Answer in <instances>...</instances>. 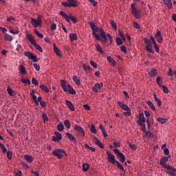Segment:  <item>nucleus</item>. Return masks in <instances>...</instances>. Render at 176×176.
Masks as SVG:
<instances>
[{"label":"nucleus","mask_w":176,"mask_h":176,"mask_svg":"<svg viewBox=\"0 0 176 176\" xmlns=\"http://www.w3.org/2000/svg\"><path fill=\"white\" fill-rule=\"evenodd\" d=\"M32 83L35 86H38V85H39V82H38V80L35 78H33L32 79Z\"/></svg>","instance_id":"nucleus-54"},{"label":"nucleus","mask_w":176,"mask_h":176,"mask_svg":"<svg viewBox=\"0 0 176 176\" xmlns=\"http://www.w3.org/2000/svg\"><path fill=\"white\" fill-rule=\"evenodd\" d=\"M162 78L160 77V76H158V77H157H157H156V82H157V83H158V85L160 87H162Z\"/></svg>","instance_id":"nucleus-39"},{"label":"nucleus","mask_w":176,"mask_h":176,"mask_svg":"<svg viewBox=\"0 0 176 176\" xmlns=\"http://www.w3.org/2000/svg\"><path fill=\"white\" fill-rule=\"evenodd\" d=\"M21 166L23 167V168L27 170L28 168V165L25 164L24 162H21Z\"/></svg>","instance_id":"nucleus-56"},{"label":"nucleus","mask_w":176,"mask_h":176,"mask_svg":"<svg viewBox=\"0 0 176 176\" xmlns=\"http://www.w3.org/2000/svg\"><path fill=\"white\" fill-rule=\"evenodd\" d=\"M34 33L36 34V36H38V38H41V39L43 38V34L39 32V31L34 30Z\"/></svg>","instance_id":"nucleus-47"},{"label":"nucleus","mask_w":176,"mask_h":176,"mask_svg":"<svg viewBox=\"0 0 176 176\" xmlns=\"http://www.w3.org/2000/svg\"><path fill=\"white\" fill-rule=\"evenodd\" d=\"M24 157L28 163H32L34 161V157L30 155H24Z\"/></svg>","instance_id":"nucleus-31"},{"label":"nucleus","mask_w":176,"mask_h":176,"mask_svg":"<svg viewBox=\"0 0 176 176\" xmlns=\"http://www.w3.org/2000/svg\"><path fill=\"white\" fill-rule=\"evenodd\" d=\"M162 89H163L164 92L166 93V94H168L169 91H168V88L167 87L166 85H162Z\"/></svg>","instance_id":"nucleus-57"},{"label":"nucleus","mask_w":176,"mask_h":176,"mask_svg":"<svg viewBox=\"0 0 176 176\" xmlns=\"http://www.w3.org/2000/svg\"><path fill=\"white\" fill-rule=\"evenodd\" d=\"M61 139H63L62 134H60V132L56 131L54 132V135H52V141L58 142Z\"/></svg>","instance_id":"nucleus-9"},{"label":"nucleus","mask_w":176,"mask_h":176,"mask_svg":"<svg viewBox=\"0 0 176 176\" xmlns=\"http://www.w3.org/2000/svg\"><path fill=\"white\" fill-rule=\"evenodd\" d=\"M153 96H154V100L157 102V106H162V101L161 100V99H159V98H157V96L156 94H153Z\"/></svg>","instance_id":"nucleus-27"},{"label":"nucleus","mask_w":176,"mask_h":176,"mask_svg":"<svg viewBox=\"0 0 176 176\" xmlns=\"http://www.w3.org/2000/svg\"><path fill=\"white\" fill-rule=\"evenodd\" d=\"M107 59L108 63H109V65H111V66H116L117 63L115 60V59H113V58L111 57V56H107Z\"/></svg>","instance_id":"nucleus-17"},{"label":"nucleus","mask_w":176,"mask_h":176,"mask_svg":"<svg viewBox=\"0 0 176 176\" xmlns=\"http://www.w3.org/2000/svg\"><path fill=\"white\" fill-rule=\"evenodd\" d=\"M65 102L69 109H70V111H75L76 108L74 104V102H72V101H69V99H65Z\"/></svg>","instance_id":"nucleus-11"},{"label":"nucleus","mask_w":176,"mask_h":176,"mask_svg":"<svg viewBox=\"0 0 176 176\" xmlns=\"http://www.w3.org/2000/svg\"><path fill=\"white\" fill-rule=\"evenodd\" d=\"M60 14L63 18L66 19L67 23H71V21H73V23H77V19L76 18V16H72V14L68 15L66 14V12H65V11H60Z\"/></svg>","instance_id":"nucleus-3"},{"label":"nucleus","mask_w":176,"mask_h":176,"mask_svg":"<svg viewBox=\"0 0 176 176\" xmlns=\"http://www.w3.org/2000/svg\"><path fill=\"white\" fill-rule=\"evenodd\" d=\"M53 155H67V153H65V149L58 148V149H54Z\"/></svg>","instance_id":"nucleus-15"},{"label":"nucleus","mask_w":176,"mask_h":176,"mask_svg":"<svg viewBox=\"0 0 176 176\" xmlns=\"http://www.w3.org/2000/svg\"><path fill=\"white\" fill-rule=\"evenodd\" d=\"M74 129L76 130L77 132L79 133V134H82V135H85V132L83 129V127H81L80 125L76 124L74 125Z\"/></svg>","instance_id":"nucleus-13"},{"label":"nucleus","mask_w":176,"mask_h":176,"mask_svg":"<svg viewBox=\"0 0 176 176\" xmlns=\"http://www.w3.org/2000/svg\"><path fill=\"white\" fill-rule=\"evenodd\" d=\"M89 26L92 30V35L96 36L97 40H101V42L107 43L109 38L110 43H112L113 40L112 35L110 34H106V32L103 30V28H98V26L95 25V23L92 22H89Z\"/></svg>","instance_id":"nucleus-1"},{"label":"nucleus","mask_w":176,"mask_h":176,"mask_svg":"<svg viewBox=\"0 0 176 176\" xmlns=\"http://www.w3.org/2000/svg\"><path fill=\"white\" fill-rule=\"evenodd\" d=\"M31 97H32L34 104H38V100H36V96L31 95Z\"/></svg>","instance_id":"nucleus-62"},{"label":"nucleus","mask_w":176,"mask_h":176,"mask_svg":"<svg viewBox=\"0 0 176 176\" xmlns=\"http://www.w3.org/2000/svg\"><path fill=\"white\" fill-rule=\"evenodd\" d=\"M90 130H91V132L93 133V134H97L98 131L95 125L94 124L91 125Z\"/></svg>","instance_id":"nucleus-38"},{"label":"nucleus","mask_w":176,"mask_h":176,"mask_svg":"<svg viewBox=\"0 0 176 176\" xmlns=\"http://www.w3.org/2000/svg\"><path fill=\"white\" fill-rule=\"evenodd\" d=\"M60 84L62 89H63L65 92H69V94H76V91L75 90V89H74V87H72L70 84L67 85V81L64 80V79H62V80H60Z\"/></svg>","instance_id":"nucleus-2"},{"label":"nucleus","mask_w":176,"mask_h":176,"mask_svg":"<svg viewBox=\"0 0 176 176\" xmlns=\"http://www.w3.org/2000/svg\"><path fill=\"white\" fill-rule=\"evenodd\" d=\"M146 104H148V106H149V108H151V109H153V111H156L155 106L153 104V101H147Z\"/></svg>","instance_id":"nucleus-26"},{"label":"nucleus","mask_w":176,"mask_h":176,"mask_svg":"<svg viewBox=\"0 0 176 176\" xmlns=\"http://www.w3.org/2000/svg\"><path fill=\"white\" fill-rule=\"evenodd\" d=\"M78 4V1L75 0H67V1L62 2V6L64 8H77Z\"/></svg>","instance_id":"nucleus-4"},{"label":"nucleus","mask_w":176,"mask_h":176,"mask_svg":"<svg viewBox=\"0 0 176 176\" xmlns=\"http://www.w3.org/2000/svg\"><path fill=\"white\" fill-rule=\"evenodd\" d=\"M26 38L28 41L32 43V45H34L36 43V41L34 39V36L31 35V34H27Z\"/></svg>","instance_id":"nucleus-19"},{"label":"nucleus","mask_w":176,"mask_h":176,"mask_svg":"<svg viewBox=\"0 0 176 176\" xmlns=\"http://www.w3.org/2000/svg\"><path fill=\"white\" fill-rule=\"evenodd\" d=\"M155 36V38L157 39V41L159 43H162L163 42L164 38H163L162 33L160 30H157L156 32Z\"/></svg>","instance_id":"nucleus-12"},{"label":"nucleus","mask_w":176,"mask_h":176,"mask_svg":"<svg viewBox=\"0 0 176 176\" xmlns=\"http://www.w3.org/2000/svg\"><path fill=\"white\" fill-rule=\"evenodd\" d=\"M168 160V157H164V156L162 157V158H161V160H160V163L161 164L163 168H165L164 166L167 165L166 162H167Z\"/></svg>","instance_id":"nucleus-22"},{"label":"nucleus","mask_w":176,"mask_h":176,"mask_svg":"<svg viewBox=\"0 0 176 176\" xmlns=\"http://www.w3.org/2000/svg\"><path fill=\"white\" fill-rule=\"evenodd\" d=\"M131 10L132 14H133V16H135V18H137L138 19L141 18L140 10L136 9L135 4L131 5Z\"/></svg>","instance_id":"nucleus-5"},{"label":"nucleus","mask_w":176,"mask_h":176,"mask_svg":"<svg viewBox=\"0 0 176 176\" xmlns=\"http://www.w3.org/2000/svg\"><path fill=\"white\" fill-rule=\"evenodd\" d=\"M99 129L101 130L102 134H103L104 137H108V134L107 133L103 125L100 124Z\"/></svg>","instance_id":"nucleus-29"},{"label":"nucleus","mask_w":176,"mask_h":176,"mask_svg":"<svg viewBox=\"0 0 176 176\" xmlns=\"http://www.w3.org/2000/svg\"><path fill=\"white\" fill-rule=\"evenodd\" d=\"M116 43L118 45H121V46L123 43L122 38H120V37H116Z\"/></svg>","instance_id":"nucleus-48"},{"label":"nucleus","mask_w":176,"mask_h":176,"mask_svg":"<svg viewBox=\"0 0 176 176\" xmlns=\"http://www.w3.org/2000/svg\"><path fill=\"white\" fill-rule=\"evenodd\" d=\"M69 37L70 38L71 42H74V40H77L78 35L77 34H69Z\"/></svg>","instance_id":"nucleus-30"},{"label":"nucleus","mask_w":176,"mask_h":176,"mask_svg":"<svg viewBox=\"0 0 176 176\" xmlns=\"http://www.w3.org/2000/svg\"><path fill=\"white\" fill-rule=\"evenodd\" d=\"M116 165L117 166V168L118 169L122 170V171H124V168L123 167L122 164L118 162V160L116 161Z\"/></svg>","instance_id":"nucleus-33"},{"label":"nucleus","mask_w":176,"mask_h":176,"mask_svg":"<svg viewBox=\"0 0 176 176\" xmlns=\"http://www.w3.org/2000/svg\"><path fill=\"white\" fill-rule=\"evenodd\" d=\"M118 104L122 109H124V111H126V109H129V106H128V104H124L122 101H118Z\"/></svg>","instance_id":"nucleus-20"},{"label":"nucleus","mask_w":176,"mask_h":176,"mask_svg":"<svg viewBox=\"0 0 176 176\" xmlns=\"http://www.w3.org/2000/svg\"><path fill=\"white\" fill-rule=\"evenodd\" d=\"M142 132H145V135H146V124L145 122H142Z\"/></svg>","instance_id":"nucleus-51"},{"label":"nucleus","mask_w":176,"mask_h":176,"mask_svg":"<svg viewBox=\"0 0 176 176\" xmlns=\"http://www.w3.org/2000/svg\"><path fill=\"white\" fill-rule=\"evenodd\" d=\"M41 22L40 20H36V19H35L34 18L31 19V24H32L33 26H34L36 28V27H38V25L39 27H41Z\"/></svg>","instance_id":"nucleus-18"},{"label":"nucleus","mask_w":176,"mask_h":176,"mask_svg":"<svg viewBox=\"0 0 176 176\" xmlns=\"http://www.w3.org/2000/svg\"><path fill=\"white\" fill-rule=\"evenodd\" d=\"M133 26L137 30H140V25H139V23H138V21H133Z\"/></svg>","instance_id":"nucleus-53"},{"label":"nucleus","mask_w":176,"mask_h":176,"mask_svg":"<svg viewBox=\"0 0 176 176\" xmlns=\"http://www.w3.org/2000/svg\"><path fill=\"white\" fill-rule=\"evenodd\" d=\"M143 122H146V118L144 117V113H140L139 114V120H137L138 125H140L142 129Z\"/></svg>","instance_id":"nucleus-10"},{"label":"nucleus","mask_w":176,"mask_h":176,"mask_svg":"<svg viewBox=\"0 0 176 176\" xmlns=\"http://www.w3.org/2000/svg\"><path fill=\"white\" fill-rule=\"evenodd\" d=\"M7 91L11 97L14 96V91L10 87H7Z\"/></svg>","instance_id":"nucleus-34"},{"label":"nucleus","mask_w":176,"mask_h":176,"mask_svg":"<svg viewBox=\"0 0 176 176\" xmlns=\"http://www.w3.org/2000/svg\"><path fill=\"white\" fill-rule=\"evenodd\" d=\"M163 1L168 6V9H172L173 8L172 0H163Z\"/></svg>","instance_id":"nucleus-24"},{"label":"nucleus","mask_w":176,"mask_h":176,"mask_svg":"<svg viewBox=\"0 0 176 176\" xmlns=\"http://www.w3.org/2000/svg\"><path fill=\"white\" fill-rule=\"evenodd\" d=\"M6 41L8 42H12L13 41V38L10 34H5Z\"/></svg>","instance_id":"nucleus-40"},{"label":"nucleus","mask_w":176,"mask_h":176,"mask_svg":"<svg viewBox=\"0 0 176 176\" xmlns=\"http://www.w3.org/2000/svg\"><path fill=\"white\" fill-rule=\"evenodd\" d=\"M89 169V164H82L83 171H85V172L88 171Z\"/></svg>","instance_id":"nucleus-44"},{"label":"nucleus","mask_w":176,"mask_h":176,"mask_svg":"<svg viewBox=\"0 0 176 176\" xmlns=\"http://www.w3.org/2000/svg\"><path fill=\"white\" fill-rule=\"evenodd\" d=\"M34 47L36 49V50H38L41 53L43 52V50L42 49V47L41 45L36 44V43L34 45Z\"/></svg>","instance_id":"nucleus-42"},{"label":"nucleus","mask_w":176,"mask_h":176,"mask_svg":"<svg viewBox=\"0 0 176 176\" xmlns=\"http://www.w3.org/2000/svg\"><path fill=\"white\" fill-rule=\"evenodd\" d=\"M95 142L96 144H98V146H99L100 148H104V144H102V142L101 141H100V139H95Z\"/></svg>","instance_id":"nucleus-36"},{"label":"nucleus","mask_w":176,"mask_h":176,"mask_svg":"<svg viewBox=\"0 0 176 176\" xmlns=\"http://www.w3.org/2000/svg\"><path fill=\"white\" fill-rule=\"evenodd\" d=\"M53 48L57 56H59L60 58H62L63 52L60 49H58V47H57L56 44H53Z\"/></svg>","instance_id":"nucleus-16"},{"label":"nucleus","mask_w":176,"mask_h":176,"mask_svg":"<svg viewBox=\"0 0 176 176\" xmlns=\"http://www.w3.org/2000/svg\"><path fill=\"white\" fill-rule=\"evenodd\" d=\"M90 65L94 67V68H98V64L95 61H89Z\"/></svg>","instance_id":"nucleus-58"},{"label":"nucleus","mask_w":176,"mask_h":176,"mask_svg":"<svg viewBox=\"0 0 176 176\" xmlns=\"http://www.w3.org/2000/svg\"><path fill=\"white\" fill-rule=\"evenodd\" d=\"M33 67H34L36 71H39L41 69V66H39V65L34 63L33 65Z\"/></svg>","instance_id":"nucleus-63"},{"label":"nucleus","mask_w":176,"mask_h":176,"mask_svg":"<svg viewBox=\"0 0 176 176\" xmlns=\"http://www.w3.org/2000/svg\"><path fill=\"white\" fill-rule=\"evenodd\" d=\"M119 158L121 162H124L126 160L125 155H119Z\"/></svg>","instance_id":"nucleus-50"},{"label":"nucleus","mask_w":176,"mask_h":176,"mask_svg":"<svg viewBox=\"0 0 176 176\" xmlns=\"http://www.w3.org/2000/svg\"><path fill=\"white\" fill-rule=\"evenodd\" d=\"M66 135H67L68 139L69 140V141H72L73 142L76 141V138H75V136L73 135L72 134H71L70 132H66Z\"/></svg>","instance_id":"nucleus-23"},{"label":"nucleus","mask_w":176,"mask_h":176,"mask_svg":"<svg viewBox=\"0 0 176 176\" xmlns=\"http://www.w3.org/2000/svg\"><path fill=\"white\" fill-rule=\"evenodd\" d=\"M119 35L120 36H121V40L122 41V42H123V40H126L124 34H123V32H119Z\"/></svg>","instance_id":"nucleus-61"},{"label":"nucleus","mask_w":176,"mask_h":176,"mask_svg":"<svg viewBox=\"0 0 176 176\" xmlns=\"http://www.w3.org/2000/svg\"><path fill=\"white\" fill-rule=\"evenodd\" d=\"M57 129L59 131V133L60 134V132H62L63 130H64L65 126H64L63 124H62V122H60V124H58Z\"/></svg>","instance_id":"nucleus-37"},{"label":"nucleus","mask_w":176,"mask_h":176,"mask_svg":"<svg viewBox=\"0 0 176 176\" xmlns=\"http://www.w3.org/2000/svg\"><path fill=\"white\" fill-rule=\"evenodd\" d=\"M121 50L122 52L124 53V54H127V49L126 47V45H121Z\"/></svg>","instance_id":"nucleus-49"},{"label":"nucleus","mask_w":176,"mask_h":176,"mask_svg":"<svg viewBox=\"0 0 176 176\" xmlns=\"http://www.w3.org/2000/svg\"><path fill=\"white\" fill-rule=\"evenodd\" d=\"M24 56H26V57H28L29 60H32L34 63H38L36 56L34 55L30 52H25Z\"/></svg>","instance_id":"nucleus-8"},{"label":"nucleus","mask_w":176,"mask_h":176,"mask_svg":"<svg viewBox=\"0 0 176 176\" xmlns=\"http://www.w3.org/2000/svg\"><path fill=\"white\" fill-rule=\"evenodd\" d=\"M19 69L21 75H25L27 74V71L25 70V67L22 65H19Z\"/></svg>","instance_id":"nucleus-32"},{"label":"nucleus","mask_w":176,"mask_h":176,"mask_svg":"<svg viewBox=\"0 0 176 176\" xmlns=\"http://www.w3.org/2000/svg\"><path fill=\"white\" fill-rule=\"evenodd\" d=\"M83 69L85 72H89L91 69V66H88L87 65H83Z\"/></svg>","instance_id":"nucleus-55"},{"label":"nucleus","mask_w":176,"mask_h":176,"mask_svg":"<svg viewBox=\"0 0 176 176\" xmlns=\"http://www.w3.org/2000/svg\"><path fill=\"white\" fill-rule=\"evenodd\" d=\"M107 160L112 165H116V159L113 155H108Z\"/></svg>","instance_id":"nucleus-14"},{"label":"nucleus","mask_w":176,"mask_h":176,"mask_svg":"<svg viewBox=\"0 0 176 176\" xmlns=\"http://www.w3.org/2000/svg\"><path fill=\"white\" fill-rule=\"evenodd\" d=\"M124 115L131 116V108L129 107V110H126V111H124Z\"/></svg>","instance_id":"nucleus-59"},{"label":"nucleus","mask_w":176,"mask_h":176,"mask_svg":"<svg viewBox=\"0 0 176 176\" xmlns=\"http://www.w3.org/2000/svg\"><path fill=\"white\" fill-rule=\"evenodd\" d=\"M111 25L113 27V28H115V30H117V24L115 21H113V19L111 20Z\"/></svg>","instance_id":"nucleus-60"},{"label":"nucleus","mask_w":176,"mask_h":176,"mask_svg":"<svg viewBox=\"0 0 176 176\" xmlns=\"http://www.w3.org/2000/svg\"><path fill=\"white\" fill-rule=\"evenodd\" d=\"M21 82H22V83H24L25 85H31V80H30V79L21 78Z\"/></svg>","instance_id":"nucleus-41"},{"label":"nucleus","mask_w":176,"mask_h":176,"mask_svg":"<svg viewBox=\"0 0 176 176\" xmlns=\"http://www.w3.org/2000/svg\"><path fill=\"white\" fill-rule=\"evenodd\" d=\"M157 120V122H160V123H166L167 122V118H162V117H158Z\"/></svg>","instance_id":"nucleus-45"},{"label":"nucleus","mask_w":176,"mask_h":176,"mask_svg":"<svg viewBox=\"0 0 176 176\" xmlns=\"http://www.w3.org/2000/svg\"><path fill=\"white\" fill-rule=\"evenodd\" d=\"M146 135L147 137H151V138H153V137H155L154 134L150 131V129L148 131H146Z\"/></svg>","instance_id":"nucleus-46"},{"label":"nucleus","mask_w":176,"mask_h":176,"mask_svg":"<svg viewBox=\"0 0 176 176\" xmlns=\"http://www.w3.org/2000/svg\"><path fill=\"white\" fill-rule=\"evenodd\" d=\"M164 168L166 169V173H168L170 176H176V168H174L170 164H166Z\"/></svg>","instance_id":"nucleus-6"},{"label":"nucleus","mask_w":176,"mask_h":176,"mask_svg":"<svg viewBox=\"0 0 176 176\" xmlns=\"http://www.w3.org/2000/svg\"><path fill=\"white\" fill-rule=\"evenodd\" d=\"M144 41L146 43V50H148V52H153L152 42H151L149 38H144Z\"/></svg>","instance_id":"nucleus-7"},{"label":"nucleus","mask_w":176,"mask_h":176,"mask_svg":"<svg viewBox=\"0 0 176 176\" xmlns=\"http://www.w3.org/2000/svg\"><path fill=\"white\" fill-rule=\"evenodd\" d=\"M149 75H151V76H157L158 73H157V70H156V68H152Z\"/></svg>","instance_id":"nucleus-28"},{"label":"nucleus","mask_w":176,"mask_h":176,"mask_svg":"<svg viewBox=\"0 0 176 176\" xmlns=\"http://www.w3.org/2000/svg\"><path fill=\"white\" fill-rule=\"evenodd\" d=\"M96 50H98V52H100V54H104V50L101 47V45H100V44H96Z\"/></svg>","instance_id":"nucleus-35"},{"label":"nucleus","mask_w":176,"mask_h":176,"mask_svg":"<svg viewBox=\"0 0 176 176\" xmlns=\"http://www.w3.org/2000/svg\"><path fill=\"white\" fill-rule=\"evenodd\" d=\"M168 75L169 76H173V70H172V68H169V70H168Z\"/></svg>","instance_id":"nucleus-64"},{"label":"nucleus","mask_w":176,"mask_h":176,"mask_svg":"<svg viewBox=\"0 0 176 176\" xmlns=\"http://www.w3.org/2000/svg\"><path fill=\"white\" fill-rule=\"evenodd\" d=\"M128 144L131 148V149H137V145L136 144H133L132 142H128Z\"/></svg>","instance_id":"nucleus-52"},{"label":"nucleus","mask_w":176,"mask_h":176,"mask_svg":"<svg viewBox=\"0 0 176 176\" xmlns=\"http://www.w3.org/2000/svg\"><path fill=\"white\" fill-rule=\"evenodd\" d=\"M73 80L76 83V85H81L80 79L77 77V75H74Z\"/></svg>","instance_id":"nucleus-25"},{"label":"nucleus","mask_w":176,"mask_h":176,"mask_svg":"<svg viewBox=\"0 0 176 176\" xmlns=\"http://www.w3.org/2000/svg\"><path fill=\"white\" fill-rule=\"evenodd\" d=\"M102 87H103L102 82L101 84L96 82V84L94 85V87H92V90L94 92H98V89H101Z\"/></svg>","instance_id":"nucleus-21"},{"label":"nucleus","mask_w":176,"mask_h":176,"mask_svg":"<svg viewBox=\"0 0 176 176\" xmlns=\"http://www.w3.org/2000/svg\"><path fill=\"white\" fill-rule=\"evenodd\" d=\"M64 124L67 129L71 128V122H69V120H67V119L64 121Z\"/></svg>","instance_id":"nucleus-43"}]
</instances>
